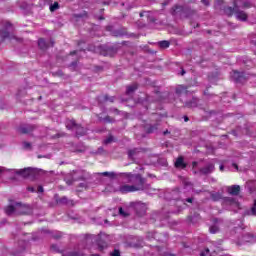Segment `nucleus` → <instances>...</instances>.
<instances>
[{
    "label": "nucleus",
    "instance_id": "obj_38",
    "mask_svg": "<svg viewBox=\"0 0 256 256\" xmlns=\"http://www.w3.org/2000/svg\"><path fill=\"white\" fill-rule=\"evenodd\" d=\"M200 256H211L209 248H206L203 252H201Z\"/></svg>",
    "mask_w": 256,
    "mask_h": 256
},
{
    "label": "nucleus",
    "instance_id": "obj_23",
    "mask_svg": "<svg viewBox=\"0 0 256 256\" xmlns=\"http://www.w3.org/2000/svg\"><path fill=\"white\" fill-rule=\"evenodd\" d=\"M38 47H39L40 49H42V50H45V49H47V48L49 47V44H47V42L45 41V39L40 38V39L38 40Z\"/></svg>",
    "mask_w": 256,
    "mask_h": 256
},
{
    "label": "nucleus",
    "instance_id": "obj_59",
    "mask_svg": "<svg viewBox=\"0 0 256 256\" xmlns=\"http://www.w3.org/2000/svg\"><path fill=\"white\" fill-rule=\"evenodd\" d=\"M77 53H78L77 51H73L70 53V55H77Z\"/></svg>",
    "mask_w": 256,
    "mask_h": 256
},
{
    "label": "nucleus",
    "instance_id": "obj_56",
    "mask_svg": "<svg viewBox=\"0 0 256 256\" xmlns=\"http://www.w3.org/2000/svg\"><path fill=\"white\" fill-rule=\"evenodd\" d=\"M251 43H252V45H255V46H256V40L252 39V40H251Z\"/></svg>",
    "mask_w": 256,
    "mask_h": 256
},
{
    "label": "nucleus",
    "instance_id": "obj_14",
    "mask_svg": "<svg viewBox=\"0 0 256 256\" xmlns=\"http://www.w3.org/2000/svg\"><path fill=\"white\" fill-rule=\"evenodd\" d=\"M235 15L238 21H247V13L245 11L239 10V8L235 7Z\"/></svg>",
    "mask_w": 256,
    "mask_h": 256
},
{
    "label": "nucleus",
    "instance_id": "obj_58",
    "mask_svg": "<svg viewBox=\"0 0 256 256\" xmlns=\"http://www.w3.org/2000/svg\"><path fill=\"white\" fill-rule=\"evenodd\" d=\"M184 121L187 123V121H189V117L185 116Z\"/></svg>",
    "mask_w": 256,
    "mask_h": 256
},
{
    "label": "nucleus",
    "instance_id": "obj_43",
    "mask_svg": "<svg viewBox=\"0 0 256 256\" xmlns=\"http://www.w3.org/2000/svg\"><path fill=\"white\" fill-rule=\"evenodd\" d=\"M103 121H105V123H113V119L109 116H106Z\"/></svg>",
    "mask_w": 256,
    "mask_h": 256
},
{
    "label": "nucleus",
    "instance_id": "obj_54",
    "mask_svg": "<svg viewBox=\"0 0 256 256\" xmlns=\"http://www.w3.org/2000/svg\"><path fill=\"white\" fill-rule=\"evenodd\" d=\"M5 168L4 167H0V173H4Z\"/></svg>",
    "mask_w": 256,
    "mask_h": 256
},
{
    "label": "nucleus",
    "instance_id": "obj_45",
    "mask_svg": "<svg viewBox=\"0 0 256 256\" xmlns=\"http://www.w3.org/2000/svg\"><path fill=\"white\" fill-rule=\"evenodd\" d=\"M86 243H93V238H91V235L86 237Z\"/></svg>",
    "mask_w": 256,
    "mask_h": 256
},
{
    "label": "nucleus",
    "instance_id": "obj_61",
    "mask_svg": "<svg viewBox=\"0 0 256 256\" xmlns=\"http://www.w3.org/2000/svg\"><path fill=\"white\" fill-rule=\"evenodd\" d=\"M223 169H225V167L223 165H220V171H223Z\"/></svg>",
    "mask_w": 256,
    "mask_h": 256
},
{
    "label": "nucleus",
    "instance_id": "obj_35",
    "mask_svg": "<svg viewBox=\"0 0 256 256\" xmlns=\"http://www.w3.org/2000/svg\"><path fill=\"white\" fill-rule=\"evenodd\" d=\"M62 256H84L83 253L79 252H69L67 254H63Z\"/></svg>",
    "mask_w": 256,
    "mask_h": 256
},
{
    "label": "nucleus",
    "instance_id": "obj_16",
    "mask_svg": "<svg viewBox=\"0 0 256 256\" xmlns=\"http://www.w3.org/2000/svg\"><path fill=\"white\" fill-rule=\"evenodd\" d=\"M157 129H159V123L148 124L145 126L146 133H156Z\"/></svg>",
    "mask_w": 256,
    "mask_h": 256
},
{
    "label": "nucleus",
    "instance_id": "obj_31",
    "mask_svg": "<svg viewBox=\"0 0 256 256\" xmlns=\"http://www.w3.org/2000/svg\"><path fill=\"white\" fill-rule=\"evenodd\" d=\"M59 9V2H54L50 5V11L53 13L54 11H57Z\"/></svg>",
    "mask_w": 256,
    "mask_h": 256
},
{
    "label": "nucleus",
    "instance_id": "obj_5",
    "mask_svg": "<svg viewBox=\"0 0 256 256\" xmlns=\"http://www.w3.org/2000/svg\"><path fill=\"white\" fill-rule=\"evenodd\" d=\"M89 175L83 171L74 172L73 174H70L65 177V181L67 185H73V181H77L78 179H87Z\"/></svg>",
    "mask_w": 256,
    "mask_h": 256
},
{
    "label": "nucleus",
    "instance_id": "obj_44",
    "mask_svg": "<svg viewBox=\"0 0 256 256\" xmlns=\"http://www.w3.org/2000/svg\"><path fill=\"white\" fill-rule=\"evenodd\" d=\"M51 250H52V251L59 252V247H57V245L53 244V245L51 246Z\"/></svg>",
    "mask_w": 256,
    "mask_h": 256
},
{
    "label": "nucleus",
    "instance_id": "obj_21",
    "mask_svg": "<svg viewBox=\"0 0 256 256\" xmlns=\"http://www.w3.org/2000/svg\"><path fill=\"white\" fill-rule=\"evenodd\" d=\"M138 87L139 86L137 84H132L130 86H127L126 95H131L132 93H135V91H137Z\"/></svg>",
    "mask_w": 256,
    "mask_h": 256
},
{
    "label": "nucleus",
    "instance_id": "obj_42",
    "mask_svg": "<svg viewBox=\"0 0 256 256\" xmlns=\"http://www.w3.org/2000/svg\"><path fill=\"white\" fill-rule=\"evenodd\" d=\"M119 214L122 215V217H128L129 214L125 213L122 207L119 208Z\"/></svg>",
    "mask_w": 256,
    "mask_h": 256
},
{
    "label": "nucleus",
    "instance_id": "obj_63",
    "mask_svg": "<svg viewBox=\"0 0 256 256\" xmlns=\"http://www.w3.org/2000/svg\"><path fill=\"white\" fill-rule=\"evenodd\" d=\"M167 133H169V131L166 130V131L164 132V135H167Z\"/></svg>",
    "mask_w": 256,
    "mask_h": 256
},
{
    "label": "nucleus",
    "instance_id": "obj_18",
    "mask_svg": "<svg viewBox=\"0 0 256 256\" xmlns=\"http://www.w3.org/2000/svg\"><path fill=\"white\" fill-rule=\"evenodd\" d=\"M45 173H47V172L43 169L33 168L34 179H39V177H43V175H45Z\"/></svg>",
    "mask_w": 256,
    "mask_h": 256
},
{
    "label": "nucleus",
    "instance_id": "obj_1",
    "mask_svg": "<svg viewBox=\"0 0 256 256\" xmlns=\"http://www.w3.org/2000/svg\"><path fill=\"white\" fill-rule=\"evenodd\" d=\"M117 177H120L124 183L116 190L122 195H127V193H135V191H148L149 184H145V178L141 177L140 174H133L131 172H121L117 174Z\"/></svg>",
    "mask_w": 256,
    "mask_h": 256
},
{
    "label": "nucleus",
    "instance_id": "obj_55",
    "mask_svg": "<svg viewBox=\"0 0 256 256\" xmlns=\"http://www.w3.org/2000/svg\"><path fill=\"white\" fill-rule=\"evenodd\" d=\"M185 73H186V72H185V70H184V69H182V70H181V72H180V75H182V76H183V75H185Z\"/></svg>",
    "mask_w": 256,
    "mask_h": 256
},
{
    "label": "nucleus",
    "instance_id": "obj_34",
    "mask_svg": "<svg viewBox=\"0 0 256 256\" xmlns=\"http://www.w3.org/2000/svg\"><path fill=\"white\" fill-rule=\"evenodd\" d=\"M210 233L215 234L219 232V226L213 225L209 228Z\"/></svg>",
    "mask_w": 256,
    "mask_h": 256
},
{
    "label": "nucleus",
    "instance_id": "obj_62",
    "mask_svg": "<svg viewBox=\"0 0 256 256\" xmlns=\"http://www.w3.org/2000/svg\"><path fill=\"white\" fill-rule=\"evenodd\" d=\"M75 131V133H76V135H77V132L79 131V133H81V129H76V130H74Z\"/></svg>",
    "mask_w": 256,
    "mask_h": 256
},
{
    "label": "nucleus",
    "instance_id": "obj_36",
    "mask_svg": "<svg viewBox=\"0 0 256 256\" xmlns=\"http://www.w3.org/2000/svg\"><path fill=\"white\" fill-rule=\"evenodd\" d=\"M179 11H183V7L181 6H175L173 8V15H177V13H179Z\"/></svg>",
    "mask_w": 256,
    "mask_h": 256
},
{
    "label": "nucleus",
    "instance_id": "obj_3",
    "mask_svg": "<svg viewBox=\"0 0 256 256\" xmlns=\"http://www.w3.org/2000/svg\"><path fill=\"white\" fill-rule=\"evenodd\" d=\"M13 31H15V28L13 27V24L6 22L4 29L0 31V37L1 41H9V43L15 44V43H21V38H18L13 34Z\"/></svg>",
    "mask_w": 256,
    "mask_h": 256
},
{
    "label": "nucleus",
    "instance_id": "obj_49",
    "mask_svg": "<svg viewBox=\"0 0 256 256\" xmlns=\"http://www.w3.org/2000/svg\"><path fill=\"white\" fill-rule=\"evenodd\" d=\"M232 166L234 167V169H236V171H239V166L236 163H233Z\"/></svg>",
    "mask_w": 256,
    "mask_h": 256
},
{
    "label": "nucleus",
    "instance_id": "obj_27",
    "mask_svg": "<svg viewBox=\"0 0 256 256\" xmlns=\"http://www.w3.org/2000/svg\"><path fill=\"white\" fill-rule=\"evenodd\" d=\"M20 8H21L23 11H31V5H30L29 3H27L26 1L21 2Z\"/></svg>",
    "mask_w": 256,
    "mask_h": 256
},
{
    "label": "nucleus",
    "instance_id": "obj_12",
    "mask_svg": "<svg viewBox=\"0 0 256 256\" xmlns=\"http://www.w3.org/2000/svg\"><path fill=\"white\" fill-rule=\"evenodd\" d=\"M213 171H215V164L213 163H210L200 169V173H202V175H209V173H213Z\"/></svg>",
    "mask_w": 256,
    "mask_h": 256
},
{
    "label": "nucleus",
    "instance_id": "obj_39",
    "mask_svg": "<svg viewBox=\"0 0 256 256\" xmlns=\"http://www.w3.org/2000/svg\"><path fill=\"white\" fill-rule=\"evenodd\" d=\"M114 37H123V32L116 30L113 32Z\"/></svg>",
    "mask_w": 256,
    "mask_h": 256
},
{
    "label": "nucleus",
    "instance_id": "obj_51",
    "mask_svg": "<svg viewBox=\"0 0 256 256\" xmlns=\"http://www.w3.org/2000/svg\"><path fill=\"white\" fill-rule=\"evenodd\" d=\"M186 203H193V198H187Z\"/></svg>",
    "mask_w": 256,
    "mask_h": 256
},
{
    "label": "nucleus",
    "instance_id": "obj_37",
    "mask_svg": "<svg viewBox=\"0 0 256 256\" xmlns=\"http://www.w3.org/2000/svg\"><path fill=\"white\" fill-rule=\"evenodd\" d=\"M58 203H62L63 205H67L69 203V200L67 199V197H62Z\"/></svg>",
    "mask_w": 256,
    "mask_h": 256
},
{
    "label": "nucleus",
    "instance_id": "obj_9",
    "mask_svg": "<svg viewBox=\"0 0 256 256\" xmlns=\"http://www.w3.org/2000/svg\"><path fill=\"white\" fill-rule=\"evenodd\" d=\"M225 206L233 207L234 209H239V201L233 197H226L223 201Z\"/></svg>",
    "mask_w": 256,
    "mask_h": 256
},
{
    "label": "nucleus",
    "instance_id": "obj_17",
    "mask_svg": "<svg viewBox=\"0 0 256 256\" xmlns=\"http://www.w3.org/2000/svg\"><path fill=\"white\" fill-rule=\"evenodd\" d=\"M175 167L176 169H185V167H187V164H185V161L183 160V156H180L176 159Z\"/></svg>",
    "mask_w": 256,
    "mask_h": 256
},
{
    "label": "nucleus",
    "instance_id": "obj_46",
    "mask_svg": "<svg viewBox=\"0 0 256 256\" xmlns=\"http://www.w3.org/2000/svg\"><path fill=\"white\" fill-rule=\"evenodd\" d=\"M43 186H38L37 187V193H43Z\"/></svg>",
    "mask_w": 256,
    "mask_h": 256
},
{
    "label": "nucleus",
    "instance_id": "obj_22",
    "mask_svg": "<svg viewBox=\"0 0 256 256\" xmlns=\"http://www.w3.org/2000/svg\"><path fill=\"white\" fill-rule=\"evenodd\" d=\"M170 45H171V42H169L167 40L158 42V46L160 47V49H169Z\"/></svg>",
    "mask_w": 256,
    "mask_h": 256
},
{
    "label": "nucleus",
    "instance_id": "obj_57",
    "mask_svg": "<svg viewBox=\"0 0 256 256\" xmlns=\"http://www.w3.org/2000/svg\"><path fill=\"white\" fill-rule=\"evenodd\" d=\"M217 4H218V5L223 4V0H218V1H217Z\"/></svg>",
    "mask_w": 256,
    "mask_h": 256
},
{
    "label": "nucleus",
    "instance_id": "obj_40",
    "mask_svg": "<svg viewBox=\"0 0 256 256\" xmlns=\"http://www.w3.org/2000/svg\"><path fill=\"white\" fill-rule=\"evenodd\" d=\"M110 256H121V252L115 249L113 252L110 253Z\"/></svg>",
    "mask_w": 256,
    "mask_h": 256
},
{
    "label": "nucleus",
    "instance_id": "obj_10",
    "mask_svg": "<svg viewBox=\"0 0 256 256\" xmlns=\"http://www.w3.org/2000/svg\"><path fill=\"white\" fill-rule=\"evenodd\" d=\"M234 5L236 9H249L251 8V2L249 0H235Z\"/></svg>",
    "mask_w": 256,
    "mask_h": 256
},
{
    "label": "nucleus",
    "instance_id": "obj_30",
    "mask_svg": "<svg viewBox=\"0 0 256 256\" xmlns=\"http://www.w3.org/2000/svg\"><path fill=\"white\" fill-rule=\"evenodd\" d=\"M226 15H233V13H235V4H234V8L233 7H227L224 9Z\"/></svg>",
    "mask_w": 256,
    "mask_h": 256
},
{
    "label": "nucleus",
    "instance_id": "obj_4",
    "mask_svg": "<svg viewBox=\"0 0 256 256\" xmlns=\"http://www.w3.org/2000/svg\"><path fill=\"white\" fill-rule=\"evenodd\" d=\"M66 129H69L70 131H75L76 129H81V132H77V137H83L87 133V129L82 127L81 125L77 124L75 120H66Z\"/></svg>",
    "mask_w": 256,
    "mask_h": 256
},
{
    "label": "nucleus",
    "instance_id": "obj_52",
    "mask_svg": "<svg viewBox=\"0 0 256 256\" xmlns=\"http://www.w3.org/2000/svg\"><path fill=\"white\" fill-rule=\"evenodd\" d=\"M80 187H83L84 189H87V184L86 183H81Z\"/></svg>",
    "mask_w": 256,
    "mask_h": 256
},
{
    "label": "nucleus",
    "instance_id": "obj_11",
    "mask_svg": "<svg viewBox=\"0 0 256 256\" xmlns=\"http://www.w3.org/2000/svg\"><path fill=\"white\" fill-rule=\"evenodd\" d=\"M43 235H49L52 237V239H61L63 237V233L59 231H51L48 229H43L42 230Z\"/></svg>",
    "mask_w": 256,
    "mask_h": 256
},
{
    "label": "nucleus",
    "instance_id": "obj_26",
    "mask_svg": "<svg viewBox=\"0 0 256 256\" xmlns=\"http://www.w3.org/2000/svg\"><path fill=\"white\" fill-rule=\"evenodd\" d=\"M210 197H211L212 201H221V198H222L221 193H219V192H212L210 194Z\"/></svg>",
    "mask_w": 256,
    "mask_h": 256
},
{
    "label": "nucleus",
    "instance_id": "obj_2",
    "mask_svg": "<svg viewBox=\"0 0 256 256\" xmlns=\"http://www.w3.org/2000/svg\"><path fill=\"white\" fill-rule=\"evenodd\" d=\"M4 211L8 216L28 215L31 213V206L21 202H12L4 208Z\"/></svg>",
    "mask_w": 256,
    "mask_h": 256
},
{
    "label": "nucleus",
    "instance_id": "obj_60",
    "mask_svg": "<svg viewBox=\"0 0 256 256\" xmlns=\"http://www.w3.org/2000/svg\"><path fill=\"white\" fill-rule=\"evenodd\" d=\"M28 191H31V193H33V187H28Z\"/></svg>",
    "mask_w": 256,
    "mask_h": 256
},
{
    "label": "nucleus",
    "instance_id": "obj_25",
    "mask_svg": "<svg viewBox=\"0 0 256 256\" xmlns=\"http://www.w3.org/2000/svg\"><path fill=\"white\" fill-rule=\"evenodd\" d=\"M244 243H255V238L251 234H246L243 236Z\"/></svg>",
    "mask_w": 256,
    "mask_h": 256
},
{
    "label": "nucleus",
    "instance_id": "obj_50",
    "mask_svg": "<svg viewBox=\"0 0 256 256\" xmlns=\"http://www.w3.org/2000/svg\"><path fill=\"white\" fill-rule=\"evenodd\" d=\"M201 2L206 6L209 5V0H201Z\"/></svg>",
    "mask_w": 256,
    "mask_h": 256
},
{
    "label": "nucleus",
    "instance_id": "obj_20",
    "mask_svg": "<svg viewBox=\"0 0 256 256\" xmlns=\"http://www.w3.org/2000/svg\"><path fill=\"white\" fill-rule=\"evenodd\" d=\"M189 109H193L194 107H197L199 105V99L197 98H192L191 101L186 102L185 104Z\"/></svg>",
    "mask_w": 256,
    "mask_h": 256
},
{
    "label": "nucleus",
    "instance_id": "obj_29",
    "mask_svg": "<svg viewBox=\"0 0 256 256\" xmlns=\"http://www.w3.org/2000/svg\"><path fill=\"white\" fill-rule=\"evenodd\" d=\"M72 151H74V153H83L85 151V146L80 144L75 149H72Z\"/></svg>",
    "mask_w": 256,
    "mask_h": 256
},
{
    "label": "nucleus",
    "instance_id": "obj_33",
    "mask_svg": "<svg viewBox=\"0 0 256 256\" xmlns=\"http://www.w3.org/2000/svg\"><path fill=\"white\" fill-rule=\"evenodd\" d=\"M100 175H103L104 177H110L113 178L118 174H115V172H102Z\"/></svg>",
    "mask_w": 256,
    "mask_h": 256
},
{
    "label": "nucleus",
    "instance_id": "obj_41",
    "mask_svg": "<svg viewBox=\"0 0 256 256\" xmlns=\"http://www.w3.org/2000/svg\"><path fill=\"white\" fill-rule=\"evenodd\" d=\"M23 149H26V150L31 149V143H29V142H23Z\"/></svg>",
    "mask_w": 256,
    "mask_h": 256
},
{
    "label": "nucleus",
    "instance_id": "obj_15",
    "mask_svg": "<svg viewBox=\"0 0 256 256\" xmlns=\"http://www.w3.org/2000/svg\"><path fill=\"white\" fill-rule=\"evenodd\" d=\"M229 195H239L241 192V186L239 185H232L227 188Z\"/></svg>",
    "mask_w": 256,
    "mask_h": 256
},
{
    "label": "nucleus",
    "instance_id": "obj_48",
    "mask_svg": "<svg viewBox=\"0 0 256 256\" xmlns=\"http://www.w3.org/2000/svg\"><path fill=\"white\" fill-rule=\"evenodd\" d=\"M145 15H149V12H140V17H145Z\"/></svg>",
    "mask_w": 256,
    "mask_h": 256
},
{
    "label": "nucleus",
    "instance_id": "obj_28",
    "mask_svg": "<svg viewBox=\"0 0 256 256\" xmlns=\"http://www.w3.org/2000/svg\"><path fill=\"white\" fill-rule=\"evenodd\" d=\"M247 215H253L256 217V200L250 210L247 211Z\"/></svg>",
    "mask_w": 256,
    "mask_h": 256
},
{
    "label": "nucleus",
    "instance_id": "obj_7",
    "mask_svg": "<svg viewBox=\"0 0 256 256\" xmlns=\"http://www.w3.org/2000/svg\"><path fill=\"white\" fill-rule=\"evenodd\" d=\"M231 77H232V79H234V81L236 83H245V81H247V77L245 76V73H243V72L233 71L231 73Z\"/></svg>",
    "mask_w": 256,
    "mask_h": 256
},
{
    "label": "nucleus",
    "instance_id": "obj_6",
    "mask_svg": "<svg viewBox=\"0 0 256 256\" xmlns=\"http://www.w3.org/2000/svg\"><path fill=\"white\" fill-rule=\"evenodd\" d=\"M134 209H135L136 215H138V217H143V215H145V213H147V204L138 202L135 204Z\"/></svg>",
    "mask_w": 256,
    "mask_h": 256
},
{
    "label": "nucleus",
    "instance_id": "obj_24",
    "mask_svg": "<svg viewBox=\"0 0 256 256\" xmlns=\"http://www.w3.org/2000/svg\"><path fill=\"white\" fill-rule=\"evenodd\" d=\"M177 95H186L187 93V87L180 85L176 88Z\"/></svg>",
    "mask_w": 256,
    "mask_h": 256
},
{
    "label": "nucleus",
    "instance_id": "obj_53",
    "mask_svg": "<svg viewBox=\"0 0 256 256\" xmlns=\"http://www.w3.org/2000/svg\"><path fill=\"white\" fill-rule=\"evenodd\" d=\"M77 66V62H72L71 63V67H76Z\"/></svg>",
    "mask_w": 256,
    "mask_h": 256
},
{
    "label": "nucleus",
    "instance_id": "obj_64",
    "mask_svg": "<svg viewBox=\"0 0 256 256\" xmlns=\"http://www.w3.org/2000/svg\"><path fill=\"white\" fill-rule=\"evenodd\" d=\"M91 256H99V254H92Z\"/></svg>",
    "mask_w": 256,
    "mask_h": 256
},
{
    "label": "nucleus",
    "instance_id": "obj_32",
    "mask_svg": "<svg viewBox=\"0 0 256 256\" xmlns=\"http://www.w3.org/2000/svg\"><path fill=\"white\" fill-rule=\"evenodd\" d=\"M113 141H115V138L110 135L104 140V145H109L110 143H113Z\"/></svg>",
    "mask_w": 256,
    "mask_h": 256
},
{
    "label": "nucleus",
    "instance_id": "obj_19",
    "mask_svg": "<svg viewBox=\"0 0 256 256\" xmlns=\"http://www.w3.org/2000/svg\"><path fill=\"white\" fill-rule=\"evenodd\" d=\"M98 101L99 103H106L107 101H109L110 103H113V101H115V97H109L107 95L99 96Z\"/></svg>",
    "mask_w": 256,
    "mask_h": 256
},
{
    "label": "nucleus",
    "instance_id": "obj_13",
    "mask_svg": "<svg viewBox=\"0 0 256 256\" xmlns=\"http://www.w3.org/2000/svg\"><path fill=\"white\" fill-rule=\"evenodd\" d=\"M32 130H33V127L31 125L22 124L18 128V133H20L21 135H27Z\"/></svg>",
    "mask_w": 256,
    "mask_h": 256
},
{
    "label": "nucleus",
    "instance_id": "obj_47",
    "mask_svg": "<svg viewBox=\"0 0 256 256\" xmlns=\"http://www.w3.org/2000/svg\"><path fill=\"white\" fill-rule=\"evenodd\" d=\"M133 155H135V150H130V151L128 152V156H129V157H133Z\"/></svg>",
    "mask_w": 256,
    "mask_h": 256
},
{
    "label": "nucleus",
    "instance_id": "obj_8",
    "mask_svg": "<svg viewBox=\"0 0 256 256\" xmlns=\"http://www.w3.org/2000/svg\"><path fill=\"white\" fill-rule=\"evenodd\" d=\"M15 173L16 175L23 177V179H27L28 177H31V175H33V168L27 167L24 169H19V170H16Z\"/></svg>",
    "mask_w": 256,
    "mask_h": 256
}]
</instances>
